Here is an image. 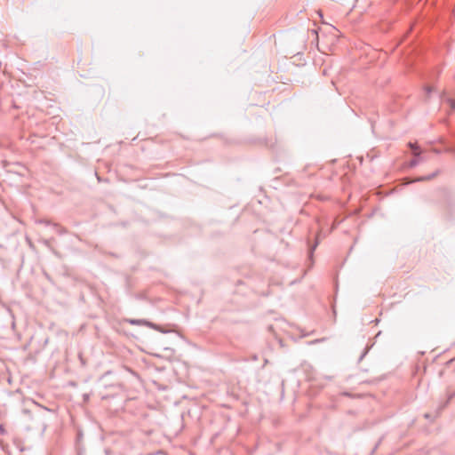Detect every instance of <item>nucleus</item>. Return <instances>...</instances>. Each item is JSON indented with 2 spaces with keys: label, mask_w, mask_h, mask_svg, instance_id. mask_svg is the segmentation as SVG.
<instances>
[{
  "label": "nucleus",
  "mask_w": 455,
  "mask_h": 455,
  "mask_svg": "<svg viewBox=\"0 0 455 455\" xmlns=\"http://www.w3.org/2000/svg\"><path fill=\"white\" fill-rule=\"evenodd\" d=\"M451 110H455V99H448L446 100Z\"/></svg>",
  "instance_id": "f257e3e1"
},
{
  "label": "nucleus",
  "mask_w": 455,
  "mask_h": 455,
  "mask_svg": "<svg viewBox=\"0 0 455 455\" xmlns=\"http://www.w3.org/2000/svg\"><path fill=\"white\" fill-rule=\"evenodd\" d=\"M411 147L413 149L414 154H416V155L419 154V152H417L418 147L416 145L411 144Z\"/></svg>",
  "instance_id": "f03ea898"
}]
</instances>
